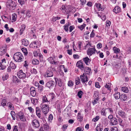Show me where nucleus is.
I'll list each match as a JSON object with an SVG mask.
<instances>
[{"label": "nucleus", "instance_id": "nucleus-1", "mask_svg": "<svg viewBox=\"0 0 131 131\" xmlns=\"http://www.w3.org/2000/svg\"><path fill=\"white\" fill-rule=\"evenodd\" d=\"M24 58L23 55L20 52H17L15 53L14 55L13 59L17 62H21Z\"/></svg>", "mask_w": 131, "mask_h": 131}, {"label": "nucleus", "instance_id": "nucleus-2", "mask_svg": "<svg viewBox=\"0 0 131 131\" xmlns=\"http://www.w3.org/2000/svg\"><path fill=\"white\" fill-rule=\"evenodd\" d=\"M6 5L7 7L10 9L16 6L15 2L12 0H8L6 3Z\"/></svg>", "mask_w": 131, "mask_h": 131}, {"label": "nucleus", "instance_id": "nucleus-3", "mask_svg": "<svg viewBox=\"0 0 131 131\" xmlns=\"http://www.w3.org/2000/svg\"><path fill=\"white\" fill-rule=\"evenodd\" d=\"M42 112L45 114H46L48 113L49 110V106L47 104L43 105L41 107Z\"/></svg>", "mask_w": 131, "mask_h": 131}, {"label": "nucleus", "instance_id": "nucleus-4", "mask_svg": "<svg viewBox=\"0 0 131 131\" xmlns=\"http://www.w3.org/2000/svg\"><path fill=\"white\" fill-rule=\"evenodd\" d=\"M115 113L116 114V117L117 118H119V117H121L124 118L125 117L126 114L122 110H120L117 112H116Z\"/></svg>", "mask_w": 131, "mask_h": 131}, {"label": "nucleus", "instance_id": "nucleus-5", "mask_svg": "<svg viewBox=\"0 0 131 131\" xmlns=\"http://www.w3.org/2000/svg\"><path fill=\"white\" fill-rule=\"evenodd\" d=\"M16 115H17L20 119L23 121H26V117L24 115V113L21 111H20Z\"/></svg>", "mask_w": 131, "mask_h": 131}, {"label": "nucleus", "instance_id": "nucleus-6", "mask_svg": "<svg viewBox=\"0 0 131 131\" xmlns=\"http://www.w3.org/2000/svg\"><path fill=\"white\" fill-rule=\"evenodd\" d=\"M17 75L20 79H24L26 77V74L24 73L22 70H20L17 73Z\"/></svg>", "mask_w": 131, "mask_h": 131}, {"label": "nucleus", "instance_id": "nucleus-7", "mask_svg": "<svg viewBox=\"0 0 131 131\" xmlns=\"http://www.w3.org/2000/svg\"><path fill=\"white\" fill-rule=\"evenodd\" d=\"M96 50L94 48H89L87 51V54L89 56H91L95 53Z\"/></svg>", "mask_w": 131, "mask_h": 131}, {"label": "nucleus", "instance_id": "nucleus-8", "mask_svg": "<svg viewBox=\"0 0 131 131\" xmlns=\"http://www.w3.org/2000/svg\"><path fill=\"white\" fill-rule=\"evenodd\" d=\"M80 78L82 83L86 82L88 80V79L85 74L83 73L82 75L80 76Z\"/></svg>", "mask_w": 131, "mask_h": 131}, {"label": "nucleus", "instance_id": "nucleus-9", "mask_svg": "<svg viewBox=\"0 0 131 131\" xmlns=\"http://www.w3.org/2000/svg\"><path fill=\"white\" fill-rule=\"evenodd\" d=\"M54 84L55 82L54 81H49L47 82L45 86L46 87L50 89L54 86Z\"/></svg>", "mask_w": 131, "mask_h": 131}, {"label": "nucleus", "instance_id": "nucleus-10", "mask_svg": "<svg viewBox=\"0 0 131 131\" xmlns=\"http://www.w3.org/2000/svg\"><path fill=\"white\" fill-rule=\"evenodd\" d=\"M32 124L33 126L36 128L40 126L39 122L36 119H34L32 121Z\"/></svg>", "mask_w": 131, "mask_h": 131}, {"label": "nucleus", "instance_id": "nucleus-11", "mask_svg": "<svg viewBox=\"0 0 131 131\" xmlns=\"http://www.w3.org/2000/svg\"><path fill=\"white\" fill-rule=\"evenodd\" d=\"M77 66L82 70H83L84 69V67L83 65V63L81 61H78L76 64Z\"/></svg>", "mask_w": 131, "mask_h": 131}, {"label": "nucleus", "instance_id": "nucleus-12", "mask_svg": "<svg viewBox=\"0 0 131 131\" xmlns=\"http://www.w3.org/2000/svg\"><path fill=\"white\" fill-rule=\"evenodd\" d=\"M4 47L1 48L0 49V56H2L5 54L6 51L7 47L6 45Z\"/></svg>", "mask_w": 131, "mask_h": 131}, {"label": "nucleus", "instance_id": "nucleus-13", "mask_svg": "<svg viewBox=\"0 0 131 131\" xmlns=\"http://www.w3.org/2000/svg\"><path fill=\"white\" fill-rule=\"evenodd\" d=\"M110 122L111 124V125H115L117 124V119L115 117H114L113 119L110 120Z\"/></svg>", "mask_w": 131, "mask_h": 131}, {"label": "nucleus", "instance_id": "nucleus-14", "mask_svg": "<svg viewBox=\"0 0 131 131\" xmlns=\"http://www.w3.org/2000/svg\"><path fill=\"white\" fill-rule=\"evenodd\" d=\"M35 88L33 87H31L30 89V93L31 95L32 96H34L36 94Z\"/></svg>", "mask_w": 131, "mask_h": 131}, {"label": "nucleus", "instance_id": "nucleus-15", "mask_svg": "<svg viewBox=\"0 0 131 131\" xmlns=\"http://www.w3.org/2000/svg\"><path fill=\"white\" fill-rule=\"evenodd\" d=\"M37 41H35L32 42L29 45V47L30 48H38V46L37 44Z\"/></svg>", "mask_w": 131, "mask_h": 131}, {"label": "nucleus", "instance_id": "nucleus-16", "mask_svg": "<svg viewBox=\"0 0 131 131\" xmlns=\"http://www.w3.org/2000/svg\"><path fill=\"white\" fill-rule=\"evenodd\" d=\"M113 11L116 14L121 12V9L118 6H117L115 7L113 10Z\"/></svg>", "mask_w": 131, "mask_h": 131}, {"label": "nucleus", "instance_id": "nucleus-17", "mask_svg": "<svg viewBox=\"0 0 131 131\" xmlns=\"http://www.w3.org/2000/svg\"><path fill=\"white\" fill-rule=\"evenodd\" d=\"M99 99V98L98 95L97 94L96 95H95L94 100L92 102V103L93 104V105H95L97 103Z\"/></svg>", "mask_w": 131, "mask_h": 131}, {"label": "nucleus", "instance_id": "nucleus-18", "mask_svg": "<svg viewBox=\"0 0 131 131\" xmlns=\"http://www.w3.org/2000/svg\"><path fill=\"white\" fill-rule=\"evenodd\" d=\"M55 81L56 83L60 87L62 86V84L61 80L60 79H55Z\"/></svg>", "mask_w": 131, "mask_h": 131}, {"label": "nucleus", "instance_id": "nucleus-19", "mask_svg": "<svg viewBox=\"0 0 131 131\" xmlns=\"http://www.w3.org/2000/svg\"><path fill=\"white\" fill-rule=\"evenodd\" d=\"M83 61L86 65H89L91 60L88 57H86L83 58Z\"/></svg>", "mask_w": 131, "mask_h": 131}, {"label": "nucleus", "instance_id": "nucleus-20", "mask_svg": "<svg viewBox=\"0 0 131 131\" xmlns=\"http://www.w3.org/2000/svg\"><path fill=\"white\" fill-rule=\"evenodd\" d=\"M22 45L25 46H27L29 45L28 41L26 39H24L22 40Z\"/></svg>", "mask_w": 131, "mask_h": 131}, {"label": "nucleus", "instance_id": "nucleus-21", "mask_svg": "<svg viewBox=\"0 0 131 131\" xmlns=\"http://www.w3.org/2000/svg\"><path fill=\"white\" fill-rule=\"evenodd\" d=\"M83 119V116L81 115L80 113H78L77 115V119L80 122H82Z\"/></svg>", "mask_w": 131, "mask_h": 131}, {"label": "nucleus", "instance_id": "nucleus-22", "mask_svg": "<svg viewBox=\"0 0 131 131\" xmlns=\"http://www.w3.org/2000/svg\"><path fill=\"white\" fill-rule=\"evenodd\" d=\"M114 96L116 99H118L120 98L121 95H120V93L117 92H115Z\"/></svg>", "mask_w": 131, "mask_h": 131}, {"label": "nucleus", "instance_id": "nucleus-23", "mask_svg": "<svg viewBox=\"0 0 131 131\" xmlns=\"http://www.w3.org/2000/svg\"><path fill=\"white\" fill-rule=\"evenodd\" d=\"M91 69L90 68L87 67L85 68V73H84L86 75V74L90 75L91 72Z\"/></svg>", "mask_w": 131, "mask_h": 131}, {"label": "nucleus", "instance_id": "nucleus-24", "mask_svg": "<svg viewBox=\"0 0 131 131\" xmlns=\"http://www.w3.org/2000/svg\"><path fill=\"white\" fill-rule=\"evenodd\" d=\"M70 25V24L68 22V23L66 24L64 26V29L66 31L68 32V31L69 27Z\"/></svg>", "mask_w": 131, "mask_h": 131}, {"label": "nucleus", "instance_id": "nucleus-25", "mask_svg": "<svg viewBox=\"0 0 131 131\" xmlns=\"http://www.w3.org/2000/svg\"><path fill=\"white\" fill-rule=\"evenodd\" d=\"M120 99L124 101H126L127 99V97L126 94H122L120 97Z\"/></svg>", "mask_w": 131, "mask_h": 131}, {"label": "nucleus", "instance_id": "nucleus-26", "mask_svg": "<svg viewBox=\"0 0 131 131\" xmlns=\"http://www.w3.org/2000/svg\"><path fill=\"white\" fill-rule=\"evenodd\" d=\"M106 108H103L101 111V113L102 115L106 116V113L105 112V111Z\"/></svg>", "mask_w": 131, "mask_h": 131}, {"label": "nucleus", "instance_id": "nucleus-27", "mask_svg": "<svg viewBox=\"0 0 131 131\" xmlns=\"http://www.w3.org/2000/svg\"><path fill=\"white\" fill-rule=\"evenodd\" d=\"M113 50L114 53L116 54L119 53L120 51L119 49L115 47H114L113 48Z\"/></svg>", "mask_w": 131, "mask_h": 131}, {"label": "nucleus", "instance_id": "nucleus-28", "mask_svg": "<svg viewBox=\"0 0 131 131\" xmlns=\"http://www.w3.org/2000/svg\"><path fill=\"white\" fill-rule=\"evenodd\" d=\"M121 90L125 93H128L129 91L128 89L125 86L122 87Z\"/></svg>", "mask_w": 131, "mask_h": 131}, {"label": "nucleus", "instance_id": "nucleus-29", "mask_svg": "<svg viewBox=\"0 0 131 131\" xmlns=\"http://www.w3.org/2000/svg\"><path fill=\"white\" fill-rule=\"evenodd\" d=\"M31 101L33 104L36 105L38 102V99L35 98H32L31 99Z\"/></svg>", "mask_w": 131, "mask_h": 131}, {"label": "nucleus", "instance_id": "nucleus-30", "mask_svg": "<svg viewBox=\"0 0 131 131\" xmlns=\"http://www.w3.org/2000/svg\"><path fill=\"white\" fill-rule=\"evenodd\" d=\"M7 105L8 106V107L11 110L14 109V106L11 103L9 102L7 103Z\"/></svg>", "mask_w": 131, "mask_h": 131}, {"label": "nucleus", "instance_id": "nucleus-31", "mask_svg": "<svg viewBox=\"0 0 131 131\" xmlns=\"http://www.w3.org/2000/svg\"><path fill=\"white\" fill-rule=\"evenodd\" d=\"M32 63L34 64L37 65L39 64V61L36 59H34L32 60Z\"/></svg>", "mask_w": 131, "mask_h": 131}, {"label": "nucleus", "instance_id": "nucleus-32", "mask_svg": "<svg viewBox=\"0 0 131 131\" xmlns=\"http://www.w3.org/2000/svg\"><path fill=\"white\" fill-rule=\"evenodd\" d=\"M10 114L13 118V119L14 120H15L16 119L15 113V112L13 111H12L11 112Z\"/></svg>", "mask_w": 131, "mask_h": 131}, {"label": "nucleus", "instance_id": "nucleus-33", "mask_svg": "<svg viewBox=\"0 0 131 131\" xmlns=\"http://www.w3.org/2000/svg\"><path fill=\"white\" fill-rule=\"evenodd\" d=\"M17 17V15L15 14H14L12 15V22H14L16 20Z\"/></svg>", "mask_w": 131, "mask_h": 131}, {"label": "nucleus", "instance_id": "nucleus-34", "mask_svg": "<svg viewBox=\"0 0 131 131\" xmlns=\"http://www.w3.org/2000/svg\"><path fill=\"white\" fill-rule=\"evenodd\" d=\"M10 66L12 69H15L16 68V65L13 62H11Z\"/></svg>", "mask_w": 131, "mask_h": 131}, {"label": "nucleus", "instance_id": "nucleus-35", "mask_svg": "<svg viewBox=\"0 0 131 131\" xmlns=\"http://www.w3.org/2000/svg\"><path fill=\"white\" fill-rule=\"evenodd\" d=\"M83 94V93L82 91L80 90L78 92L77 95L79 97V98H81L82 97V96Z\"/></svg>", "mask_w": 131, "mask_h": 131}, {"label": "nucleus", "instance_id": "nucleus-36", "mask_svg": "<svg viewBox=\"0 0 131 131\" xmlns=\"http://www.w3.org/2000/svg\"><path fill=\"white\" fill-rule=\"evenodd\" d=\"M44 127L45 129L47 130H48L49 129V126L47 123L44 124Z\"/></svg>", "mask_w": 131, "mask_h": 131}, {"label": "nucleus", "instance_id": "nucleus-37", "mask_svg": "<svg viewBox=\"0 0 131 131\" xmlns=\"http://www.w3.org/2000/svg\"><path fill=\"white\" fill-rule=\"evenodd\" d=\"M6 100L5 99H3L2 100L1 104L2 106H4L6 105Z\"/></svg>", "mask_w": 131, "mask_h": 131}, {"label": "nucleus", "instance_id": "nucleus-38", "mask_svg": "<svg viewBox=\"0 0 131 131\" xmlns=\"http://www.w3.org/2000/svg\"><path fill=\"white\" fill-rule=\"evenodd\" d=\"M75 82L77 85L79 84L80 83V80L79 78H77L76 79Z\"/></svg>", "mask_w": 131, "mask_h": 131}, {"label": "nucleus", "instance_id": "nucleus-39", "mask_svg": "<svg viewBox=\"0 0 131 131\" xmlns=\"http://www.w3.org/2000/svg\"><path fill=\"white\" fill-rule=\"evenodd\" d=\"M100 125L99 126L98 125L97 126L96 130L97 131H102L103 130V128L101 127Z\"/></svg>", "mask_w": 131, "mask_h": 131}, {"label": "nucleus", "instance_id": "nucleus-40", "mask_svg": "<svg viewBox=\"0 0 131 131\" xmlns=\"http://www.w3.org/2000/svg\"><path fill=\"white\" fill-rule=\"evenodd\" d=\"M53 74L52 71H50L47 74V77H52L53 76Z\"/></svg>", "mask_w": 131, "mask_h": 131}, {"label": "nucleus", "instance_id": "nucleus-41", "mask_svg": "<svg viewBox=\"0 0 131 131\" xmlns=\"http://www.w3.org/2000/svg\"><path fill=\"white\" fill-rule=\"evenodd\" d=\"M18 1L19 3L21 5H24L26 1V0H18Z\"/></svg>", "mask_w": 131, "mask_h": 131}, {"label": "nucleus", "instance_id": "nucleus-42", "mask_svg": "<svg viewBox=\"0 0 131 131\" xmlns=\"http://www.w3.org/2000/svg\"><path fill=\"white\" fill-rule=\"evenodd\" d=\"M85 26V24L84 23L82 25H81L80 26H78V28H79L81 30H82L84 28Z\"/></svg>", "mask_w": 131, "mask_h": 131}, {"label": "nucleus", "instance_id": "nucleus-43", "mask_svg": "<svg viewBox=\"0 0 131 131\" xmlns=\"http://www.w3.org/2000/svg\"><path fill=\"white\" fill-rule=\"evenodd\" d=\"M53 116L52 114H50L48 117V121L49 122H51L53 119Z\"/></svg>", "mask_w": 131, "mask_h": 131}, {"label": "nucleus", "instance_id": "nucleus-44", "mask_svg": "<svg viewBox=\"0 0 131 131\" xmlns=\"http://www.w3.org/2000/svg\"><path fill=\"white\" fill-rule=\"evenodd\" d=\"M42 101L43 102H48L47 98L46 96H43L42 98Z\"/></svg>", "mask_w": 131, "mask_h": 131}, {"label": "nucleus", "instance_id": "nucleus-45", "mask_svg": "<svg viewBox=\"0 0 131 131\" xmlns=\"http://www.w3.org/2000/svg\"><path fill=\"white\" fill-rule=\"evenodd\" d=\"M26 27L25 25L24 24H23L21 26V28L20 31H23Z\"/></svg>", "mask_w": 131, "mask_h": 131}, {"label": "nucleus", "instance_id": "nucleus-46", "mask_svg": "<svg viewBox=\"0 0 131 131\" xmlns=\"http://www.w3.org/2000/svg\"><path fill=\"white\" fill-rule=\"evenodd\" d=\"M99 116H96L95 118H94L93 119L92 121L94 122H96L99 119Z\"/></svg>", "mask_w": 131, "mask_h": 131}, {"label": "nucleus", "instance_id": "nucleus-47", "mask_svg": "<svg viewBox=\"0 0 131 131\" xmlns=\"http://www.w3.org/2000/svg\"><path fill=\"white\" fill-rule=\"evenodd\" d=\"M8 74H6L5 75V76L4 77H2L3 80H7L8 79Z\"/></svg>", "mask_w": 131, "mask_h": 131}, {"label": "nucleus", "instance_id": "nucleus-48", "mask_svg": "<svg viewBox=\"0 0 131 131\" xmlns=\"http://www.w3.org/2000/svg\"><path fill=\"white\" fill-rule=\"evenodd\" d=\"M43 86L42 85H40L38 87V88L39 90L41 91L43 90Z\"/></svg>", "mask_w": 131, "mask_h": 131}, {"label": "nucleus", "instance_id": "nucleus-49", "mask_svg": "<svg viewBox=\"0 0 131 131\" xmlns=\"http://www.w3.org/2000/svg\"><path fill=\"white\" fill-rule=\"evenodd\" d=\"M68 85L69 86H73V84L71 81H69L68 83Z\"/></svg>", "mask_w": 131, "mask_h": 131}, {"label": "nucleus", "instance_id": "nucleus-50", "mask_svg": "<svg viewBox=\"0 0 131 131\" xmlns=\"http://www.w3.org/2000/svg\"><path fill=\"white\" fill-rule=\"evenodd\" d=\"M111 131H118V129L116 127H114L111 128Z\"/></svg>", "mask_w": 131, "mask_h": 131}, {"label": "nucleus", "instance_id": "nucleus-51", "mask_svg": "<svg viewBox=\"0 0 131 131\" xmlns=\"http://www.w3.org/2000/svg\"><path fill=\"white\" fill-rule=\"evenodd\" d=\"M13 131H18L17 128L18 127L17 126L15 125L13 126Z\"/></svg>", "mask_w": 131, "mask_h": 131}, {"label": "nucleus", "instance_id": "nucleus-52", "mask_svg": "<svg viewBox=\"0 0 131 131\" xmlns=\"http://www.w3.org/2000/svg\"><path fill=\"white\" fill-rule=\"evenodd\" d=\"M107 109H108L109 111L110 112L111 114H113V112L112 108H107Z\"/></svg>", "mask_w": 131, "mask_h": 131}, {"label": "nucleus", "instance_id": "nucleus-53", "mask_svg": "<svg viewBox=\"0 0 131 131\" xmlns=\"http://www.w3.org/2000/svg\"><path fill=\"white\" fill-rule=\"evenodd\" d=\"M74 27L73 26H70L69 27V32H71L74 29Z\"/></svg>", "mask_w": 131, "mask_h": 131}, {"label": "nucleus", "instance_id": "nucleus-54", "mask_svg": "<svg viewBox=\"0 0 131 131\" xmlns=\"http://www.w3.org/2000/svg\"><path fill=\"white\" fill-rule=\"evenodd\" d=\"M102 47V44L100 43H99L97 45V48L99 49L101 48Z\"/></svg>", "mask_w": 131, "mask_h": 131}, {"label": "nucleus", "instance_id": "nucleus-55", "mask_svg": "<svg viewBox=\"0 0 131 131\" xmlns=\"http://www.w3.org/2000/svg\"><path fill=\"white\" fill-rule=\"evenodd\" d=\"M81 5H83L86 3V0H80Z\"/></svg>", "mask_w": 131, "mask_h": 131}, {"label": "nucleus", "instance_id": "nucleus-56", "mask_svg": "<svg viewBox=\"0 0 131 131\" xmlns=\"http://www.w3.org/2000/svg\"><path fill=\"white\" fill-rule=\"evenodd\" d=\"M40 112L41 111H36V114L39 118H40Z\"/></svg>", "mask_w": 131, "mask_h": 131}, {"label": "nucleus", "instance_id": "nucleus-57", "mask_svg": "<svg viewBox=\"0 0 131 131\" xmlns=\"http://www.w3.org/2000/svg\"><path fill=\"white\" fill-rule=\"evenodd\" d=\"M5 66H3L2 63L0 64V69L3 70L5 68Z\"/></svg>", "mask_w": 131, "mask_h": 131}, {"label": "nucleus", "instance_id": "nucleus-58", "mask_svg": "<svg viewBox=\"0 0 131 131\" xmlns=\"http://www.w3.org/2000/svg\"><path fill=\"white\" fill-rule=\"evenodd\" d=\"M75 131H83V130L81 127H78L76 128Z\"/></svg>", "mask_w": 131, "mask_h": 131}, {"label": "nucleus", "instance_id": "nucleus-59", "mask_svg": "<svg viewBox=\"0 0 131 131\" xmlns=\"http://www.w3.org/2000/svg\"><path fill=\"white\" fill-rule=\"evenodd\" d=\"M61 10L62 12H64L66 11V7L62 5L61 8Z\"/></svg>", "mask_w": 131, "mask_h": 131}, {"label": "nucleus", "instance_id": "nucleus-60", "mask_svg": "<svg viewBox=\"0 0 131 131\" xmlns=\"http://www.w3.org/2000/svg\"><path fill=\"white\" fill-rule=\"evenodd\" d=\"M93 31L94 30H93L92 31V32H91V34L90 36V37H91V38L95 36V34L93 32Z\"/></svg>", "mask_w": 131, "mask_h": 131}, {"label": "nucleus", "instance_id": "nucleus-61", "mask_svg": "<svg viewBox=\"0 0 131 131\" xmlns=\"http://www.w3.org/2000/svg\"><path fill=\"white\" fill-rule=\"evenodd\" d=\"M60 67L61 68H63V70H64V71L65 72H67V69H66L65 68L64 66V65H61L60 66Z\"/></svg>", "mask_w": 131, "mask_h": 131}, {"label": "nucleus", "instance_id": "nucleus-62", "mask_svg": "<svg viewBox=\"0 0 131 131\" xmlns=\"http://www.w3.org/2000/svg\"><path fill=\"white\" fill-rule=\"evenodd\" d=\"M86 5L88 6L91 7L92 6V3L91 2H89Z\"/></svg>", "mask_w": 131, "mask_h": 131}, {"label": "nucleus", "instance_id": "nucleus-63", "mask_svg": "<svg viewBox=\"0 0 131 131\" xmlns=\"http://www.w3.org/2000/svg\"><path fill=\"white\" fill-rule=\"evenodd\" d=\"M95 86L96 88H99L100 86L99 85V82H96L95 83Z\"/></svg>", "mask_w": 131, "mask_h": 131}, {"label": "nucleus", "instance_id": "nucleus-64", "mask_svg": "<svg viewBox=\"0 0 131 131\" xmlns=\"http://www.w3.org/2000/svg\"><path fill=\"white\" fill-rule=\"evenodd\" d=\"M67 52L69 55H71L72 53V49L68 50Z\"/></svg>", "mask_w": 131, "mask_h": 131}]
</instances>
